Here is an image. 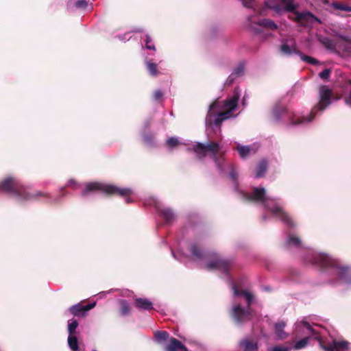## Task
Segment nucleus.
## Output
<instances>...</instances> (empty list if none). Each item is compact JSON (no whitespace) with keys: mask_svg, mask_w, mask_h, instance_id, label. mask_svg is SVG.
<instances>
[{"mask_svg":"<svg viewBox=\"0 0 351 351\" xmlns=\"http://www.w3.org/2000/svg\"><path fill=\"white\" fill-rule=\"evenodd\" d=\"M165 351H189L187 348L182 343L181 341H180L178 339H176L175 337H171L168 343L165 347Z\"/></svg>","mask_w":351,"mask_h":351,"instance_id":"9b49d317","label":"nucleus"},{"mask_svg":"<svg viewBox=\"0 0 351 351\" xmlns=\"http://www.w3.org/2000/svg\"><path fill=\"white\" fill-rule=\"evenodd\" d=\"M180 142L176 137H171L167 140L166 144L170 148H173L179 145Z\"/></svg>","mask_w":351,"mask_h":351,"instance_id":"f704fd0d","label":"nucleus"},{"mask_svg":"<svg viewBox=\"0 0 351 351\" xmlns=\"http://www.w3.org/2000/svg\"><path fill=\"white\" fill-rule=\"evenodd\" d=\"M321 348L325 351H335L333 341L331 343H324V342H319Z\"/></svg>","mask_w":351,"mask_h":351,"instance_id":"c9c22d12","label":"nucleus"},{"mask_svg":"<svg viewBox=\"0 0 351 351\" xmlns=\"http://www.w3.org/2000/svg\"><path fill=\"white\" fill-rule=\"evenodd\" d=\"M256 24L259 26H262L271 30H276L278 29V25L274 23V21L269 19H263L259 20Z\"/></svg>","mask_w":351,"mask_h":351,"instance_id":"6ab92c4d","label":"nucleus"},{"mask_svg":"<svg viewBox=\"0 0 351 351\" xmlns=\"http://www.w3.org/2000/svg\"><path fill=\"white\" fill-rule=\"evenodd\" d=\"M147 69L152 76H157L159 72L157 69V64L152 61L146 62Z\"/></svg>","mask_w":351,"mask_h":351,"instance_id":"cd10ccee","label":"nucleus"},{"mask_svg":"<svg viewBox=\"0 0 351 351\" xmlns=\"http://www.w3.org/2000/svg\"><path fill=\"white\" fill-rule=\"evenodd\" d=\"M231 317L237 325H240L250 319V312L237 304L232 307Z\"/></svg>","mask_w":351,"mask_h":351,"instance_id":"1a4fd4ad","label":"nucleus"},{"mask_svg":"<svg viewBox=\"0 0 351 351\" xmlns=\"http://www.w3.org/2000/svg\"><path fill=\"white\" fill-rule=\"evenodd\" d=\"M95 305V303L89 304L86 306H83L80 303L73 305L69 308L70 313L74 316L84 317L86 313L92 309Z\"/></svg>","mask_w":351,"mask_h":351,"instance_id":"9d476101","label":"nucleus"},{"mask_svg":"<svg viewBox=\"0 0 351 351\" xmlns=\"http://www.w3.org/2000/svg\"><path fill=\"white\" fill-rule=\"evenodd\" d=\"M232 289L233 290L234 296H245L247 293V291L245 290H239L236 285L233 282H232Z\"/></svg>","mask_w":351,"mask_h":351,"instance_id":"4c0bfd02","label":"nucleus"},{"mask_svg":"<svg viewBox=\"0 0 351 351\" xmlns=\"http://www.w3.org/2000/svg\"><path fill=\"white\" fill-rule=\"evenodd\" d=\"M78 325H79L78 322L76 319H72L69 320V322H68L69 335H75Z\"/></svg>","mask_w":351,"mask_h":351,"instance_id":"c756f323","label":"nucleus"},{"mask_svg":"<svg viewBox=\"0 0 351 351\" xmlns=\"http://www.w3.org/2000/svg\"><path fill=\"white\" fill-rule=\"evenodd\" d=\"M228 167L230 169V178L235 182H237V173L235 171V169H234V167L231 165V164H229L228 165Z\"/></svg>","mask_w":351,"mask_h":351,"instance_id":"a19ab883","label":"nucleus"},{"mask_svg":"<svg viewBox=\"0 0 351 351\" xmlns=\"http://www.w3.org/2000/svg\"><path fill=\"white\" fill-rule=\"evenodd\" d=\"M309 337L303 338L295 343L293 348L295 350H300L305 348L308 343Z\"/></svg>","mask_w":351,"mask_h":351,"instance_id":"473e14b6","label":"nucleus"},{"mask_svg":"<svg viewBox=\"0 0 351 351\" xmlns=\"http://www.w3.org/2000/svg\"><path fill=\"white\" fill-rule=\"evenodd\" d=\"M160 215L164 218L167 223H171L175 217V215L170 208H161L158 210Z\"/></svg>","mask_w":351,"mask_h":351,"instance_id":"a211bd4d","label":"nucleus"},{"mask_svg":"<svg viewBox=\"0 0 351 351\" xmlns=\"http://www.w3.org/2000/svg\"><path fill=\"white\" fill-rule=\"evenodd\" d=\"M154 337L158 343H161L162 342L169 340L171 337L168 332L165 330L156 331L154 333Z\"/></svg>","mask_w":351,"mask_h":351,"instance_id":"5701e85b","label":"nucleus"},{"mask_svg":"<svg viewBox=\"0 0 351 351\" xmlns=\"http://www.w3.org/2000/svg\"><path fill=\"white\" fill-rule=\"evenodd\" d=\"M331 8H333L335 10L351 12V6L343 2L334 1L331 4Z\"/></svg>","mask_w":351,"mask_h":351,"instance_id":"412c9836","label":"nucleus"},{"mask_svg":"<svg viewBox=\"0 0 351 351\" xmlns=\"http://www.w3.org/2000/svg\"><path fill=\"white\" fill-rule=\"evenodd\" d=\"M190 251L196 259L201 260L204 258V253L200 246L197 243L191 245Z\"/></svg>","mask_w":351,"mask_h":351,"instance_id":"aec40b11","label":"nucleus"},{"mask_svg":"<svg viewBox=\"0 0 351 351\" xmlns=\"http://www.w3.org/2000/svg\"><path fill=\"white\" fill-rule=\"evenodd\" d=\"M153 140V136L152 135H146L144 136V141L147 143H151Z\"/></svg>","mask_w":351,"mask_h":351,"instance_id":"864d4df0","label":"nucleus"},{"mask_svg":"<svg viewBox=\"0 0 351 351\" xmlns=\"http://www.w3.org/2000/svg\"><path fill=\"white\" fill-rule=\"evenodd\" d=\"M145 47L149 50L156 51L154 45L152 43V38L149 35H145Z\"/></svg>","mask_w":351,"mask_h":351,"instance_id":"e433bc0d","label":"nucleus"},{"mask_svg":"<svg viewBox=\"0 0 351 351\" xmlns=\"http://www.w3.org/2000/svg\"><path fill=\"white\" fill-rule=\"evenodd\" d=\"M244 297L247 300V306L250 307L252 302L253 295L250 293L247 292V293Z\"/></svg>","mask_w":351,"mask_h":351,"instance_id":"09e8293b","label":"nucleus"},{"mask_svg":"<svg viewBox=\"0 0 351 351\" xmlns=\"http://www.w3.org/2000/svg\"><path fill=\"white\" fill-rule=\"evenodd\" d=\"M238 345L242 351H257L258 349L257 342L250 338L241 339Z\"/></svg>","mask_w":351,"mask_h":351,"instance_id":"f8f14e48","label":"nucleus"},{"mask_svg":"<svg viewBox=\"0 0 351 351\" xmlns=\"http://www.w3.org/2000/svg\"><path fill=\"white\" fill-rule=\"evenodd\" d=\"M299 56L303 61H304L310 64H312V65H316L319 62L317 59H315L313 57L306 56V55H304L302 52H301V55H300Z\"/></svg>","mask_w":351,"mask_h":351,"instance_id":"72a5a7b5","label":"nucleus"},{"mask_svg":"<svg viewBox=\"0 0 351 351\" xmlns=\"http://www.w3.org/2000/svg\"><path fill=\"white\" fill-rule=\"evenodd\" d=\"M192 150L197 154V158L200 160H202L208 154H210L218 169L221 172L224 171L223 153L220 152V146L218 143L215 141L209 142L206 144L197 143L193 146Z\"/></svg>","mask_w":351,"mask_h":351,"instance_id":"20e7f679","label":"nucleus"},{"mask_svg":"<svg viewBox=\"0 0 351 351\" xmlns=\"http://www.w3.org/2000/svg\"><path fill=\"white\" fill-rule=\"evenodd\" d=\"M315 264L322 268H333L337 270L339 278L345 283L351 284V271L348 266L340 265L338 261L324 253L317 254L313 257Z\"/></svg>","mask_w":351,"mask_h":351,"instance_id":"423d86ee","label":"nucleus"},{"mask_svg":"<svg viewBox=\"0 0 351 351\" xmlns=\"http://www.w3.org/2000/svg\"><path fill=\"white\" fill-rule=\"evenodd\" d=\"M285 326V322H278L275 324V334L278 339H285L288 337V334L284 330Z\"/></svg>","mask_w":351,"mask_h":351,"instance_id":"2eb2a0df","label":"nucleus"},{"mask_svg":"<svg viewBox=\"0 0 351 351\" xmlns=\"http://www.w3.org/2000/svg\"><path fill=\"white\" fill-rule=\"evenodd\" d=\"M332 341L335 351H345L348 349L349 343L347 341H337L336 339H333Z\"/></svg>","mask_w":351,"mask_h":351,"instance_id":"393cba45","label":"nucleus"},{"mask_svg":"<svg viewBox=\"0 0 351 351\" xmlns=\"http://www.w3.org/2000/svg\"><path fill=\"white\" fill-rule=\"evenodd\" d=\"M304 326L309 330H313L312 327L309 325L308 322H304Z\"/></svg>","mask_w":351,"mask_h":351,"instance_id":"6e6d98bb","label":"nucleus"},{"mask_svg":"<svg viewBox=\"0 0 351 351\" xmlns=\"http://www.w3.org/2000/svg\"><path fill=\"white\" fill-rule=\"evenodd\" d=\"M93 191H101L108 195H119L125 198L126 204L132 202L131 195L133 193L132 190L129 188H119L114 185L100 182H90L82 191V195L86 196Z\"/></svg>","mask_w":351,"mask_h":351,"instance_id":"39448f33","label":"nucleus"},{"mask_svg":"<svg viewBox=\"0 0 351 351\" xmlns=\"http://www.w3.org/2000/svg\"><path fill=\"white\" fill-rule=\"evenodd\" d=\"M266 5L269 8H270L271 10L275 11L278 14H280L283 10L287 11L285 9V5L283 7L282 5H271L268 4L267 3H266Z\"/></svg>","mask_w":351,"mask_h":351,"instance_id":"58836bf2","label":"nucleus"},{"mask_svg":"<svg viewBox=\"0 0 351 351\" xmlns=\"http://www.w3.org/2000/svg\"><path fill=\"white\" fill-rule=\"evenodd\" d=\"M287 246H293L295 247H300L302 245L301 239L293 234H289L286 244Z\"/></svg>","mask_w":351,"mask_h":351,"instance_id":"4be33fe9","label":"nucleus"},{"mask_svg":"<svg viewBox=\"0 0 351 351\" xmlns=\"http://www.w3.org/2000/svg\"><path fill=\"white\" fill-rule=\"evenodd\" d=\"M250 200L261 202L265 208L271 211L274 215L278 217L284 223L289 227H294L295 223L287 213L277 204L271 206L269 199L265 197L264 188L254 187L253 192L249 198Z\"/></svg>","mask_w":351,"mask_h":351,"instance_id":"7ed1b4c3","label":"nucleus"},{"mask_svg":"<svg viewBox=\"0 0 351 351\" xmlns=\"http://www.w3.org/2000/svg\"><path fill=\"white\" fill-rule=\"evenodd\" d=\"M330 70L326 69L319 73V76L323 80H327L330 77Z\"/></svg>","mask_w":351,"mask_h":351,"instance_id":"37998d69","label":"nucleus"},{"mask_svg":"<svg viewBox=\"0 0 351 351\" xmlns=\"http://www.w3.org/2000/svg\"><path fill=\"white\" fill-rule=\"evenodd\" d=\"M163 97V93L160 90H156L153 93V97L155 100L158 101Z\"/></svg>","mask_w":351,"mask_h":351,"instance_id":"a18cd8bd","label":"nucleus"},{"mask_svg":"<svg viewBox=\"0 0 351 351\" xmlns=\"http://www.w3.org/2000/svg\"><path fill=\"white\" fill-rule=\"evenodd\" d=\"M239 99V94L234 92L231 98L226 99L223 101V109L229 110L231 111L234 110L238 105V101Z\"/></svg>","mask_w":351,"mask_h":351,"instance_id":"ddd939ff","label":"nucleus"},{"mask_svg":"<svg viewBox=\"0 0 351 351\" xmlns=\"http://www.w3.org/2000/svg\"><path fill=\"white\" fill-rule=\"evenodd\" d=\"M297 8L294 11H289V12H293L295 14V18L293 19L289 17V19L294 20L296 23L300 24L301 26L306 27L308 24L313 23L315 21H319V20L314 16L310 12H300L296 10Z\"/></svg>","mask_w":351,"mask_h":351,"instance_id":"6e6552de","label":"nucleus"},{"mask_svg":"<svg viewBox=\"0 0 351 351\" xmlns=\"http://www.w3.org/2000/svg\"><path fill=\"white\" fill-rule=\"evenodd\" d=\"M88 5V1L86 0H78L75 2V6L77 8L85 9Z\"/></svg>","mask_w":351,"mask_h":351,"instance_id":"79ce46f5","label":"nucleus"},{"mask_svg":"<svg viewBox=\"0 0 351 351\" xmlns=\"http://www.w3.org/2000/svg\"><path fill=\"white\" fill-rule=\"evenodd\" d=\"M219 107V104L217 101H215L210 106V109H209V112L208 113V117H211V114H212V111L215 109V108H217Z\"/></svg>","mask_w":351,"mask_h":351,"instance_id":"de8ad7c7","label":"nucleus"},{"mask_svg":"<svg viewBox=\"0 0 351 351\" xmlns=\"http://www.w3.org/2000/svg\"><path fill=\"white\" fill-rule=\"evenodd\" d=\"M338 37L343 40V41H346V43H351V38H350L348 36H343V35H338Z\"/></svg>","mask_w":351,"mask_h":351,"instance_id":"3c124183","label":"nucleus"},{"mask_svg":"<svg viewBox=\"0 0 351 351\" xmlns=\"http://www.w3.org/2000/svg\"><path fill=\"white\" fill-rule=\"evenodd\" d=\"M0 190L11 193L23 200L37 199L39 197H48L47 193L41 191L32 194L28 193L27 189L13 177L6 178L1 181L0 182Z\"/></svg>","mask_w":351,"mask_h":351,"instance_id":"f03ea898","label":"nucleus"},{"mask_svg":"<svg viewBox=\"0 0 351 351\" xmlns=\"http://www.w3.org/2000/svg\"><path fill=\"white\" fill-rule=\"evenodd\" d=\"M232 262L230 260L224 259L217 256L215 260L206 264L208 270L218 269L225 274H228L231 268Z\"/></svg>","mask_w":351,"mask_h":351,"instance_id":"0eeeda50","label":"nucleus"},{"mask_svg":"<svg viewBox=\"0 0 351 351\" xmlns=\"http://www.w3.org/2000/svg\"><path fill=\"white\" fill-rule=\"evenodd\" d=\"M236 149L238 151L239 156L242 158L247 157L250 153L251 147L250 146L237 145Z\"/></svg>","mask_w":351,"mask_h":351,"instance_id":"bb28decb","label":"nucleus"},{"mask_svg":"<svg viewBox=\"0 0 351 351\" xmlns=\"http://www.w3.org/2000/svg\"><path fill=\"white\" fill-rule=\"evenodd\" d=\"M121 308H120V313L122 316L128 315L130 313V306L128 304V302L123 300L121 301Z\"/></svg>","mask_w":351,"mask_h":351,"instance_id":"c85d7f7f","label":"nucleus"},{"mask_svg":"<svg viewBox=\"0 0 351 351\" xmlns=\"http://www.w3.org/2000/svg\"><path fill=\"white\" fill-rule=\"evenodd\" d=\"M332 90L327 86H321L319 88V101L311 109L310 114L307 117H295L291 116L289 117L290 124L297 125L301 123L311 122L315 117L317 111L325 110L331 104V97Z\"/></svg>","mask_w":351,"mask_h":351,"instance_id":"f257e3e1","label":"nucleus"},{"mask_svg":"<svg viewBox=\"0 0 351 351\" xmlns=\"http://www.w3.org/2000/svg\"><path fill=\"white\" fill-rule=\"evenodd\" d=\"M263 220H266L267 219V217L266 216H263Z\"/></svg>","mask_w":351,"mask_h":351,"instance_id":"13d9d810","label":"nucleus"},{"mask_svg":"<svg viewBox=\"0 0 351 351\" xmlns=\"http://www.w3.org/2000/svg\"><path fill=\"white\" fill-rule=\"evenodd\" d=\"M319 41L322 43L327 49H332L334 47L332 41L328 38H319Z\"/></svg>","mask_w":351,"mask_h":351,"instance_id":"ea45409f","label":"nucleus"},{"mask_svg":"<svg viewBox=\"0 0 351 351\" xmlns=\"http://www.w3.org/2000/svg\"><path fill=\"white\" fill-rule=\"evenodd\" d=\"M242 3L244 7H246V8L252 7V0H242Z\"/></svg>","mask_w":351,"mask_h":351,"instance_id":"8fccbe9b","label":"nucleus"},{"mask_svg":"<svg viewBox=\"0 0 351 351\" xmlns=\"http://www.w3.org/2000/svg\"><path fill=\"white\" fill-rule=\"evenodd\" d=\"M68 344L72 351H79L78 341L75 335H69Z\"/></svg>","mask_w":351,"mask_h":351,"instance_id":"a878e982","label":"nucleus"},{"mask_svg":"<svg viewBox=\"0 0 351 351\" xmlns=\"http://www.w3.org/2000/svg\"><path fill=\"white\" fill-rule=\"evenodd\" d=\"M291 348L285 347V346H274L269 350V351H289Z\"/></svg>","mask_w":351,"mask_h":351,"instance_id":"49530a36","label":"nucleus"},{"mask_svg":"<svg viewBox=\"0 0 351 351\" xmlns=\"http://www.w3.org/2000/svg\"><path fill=\"white\" fill-rule=\"evenodd\" d=\"M282 5H285V9L287 11H294L298 8V5L293 3V0H280Z\"/></svg>","mask_w":351,"mask_h":351,"instance_id":"7c9ffc66","label":"nucleus"},{"mask_svg":"<svg viewBox=\"0 0 351 351\" xmlns=\"http://www.w3.org/2000/svg\"><path fill=\"white\" fill-rule=\"evenodd\" d=\"M243 71H244V66L243 64H241L234 69L233 74L235 75L239 76L243 73Z\"/></svg>","mask_w":351,"mask_h":351,"instance_id":"c03bdc74","label":"nucleus"},{"mask_svg":"<svg viewBox=\"0 0 351 351\" xmlns=\"http://www.w3.org/2000/svg\"><path fill=\"white\" fill-rule=\"evenodd\" d=\"M232 112V111L231 110L224 109L223 111L217 113V117L214 121L215 125L220 127L221 123L223 121L229 119L231 117Z\"/></svg>","mask_w":351,"mask_h":351,"instance_id":"f3484780","label":"nucleus"},{"mask_svg":"<svg viewBox=\"0 0 351 351\" xmlns=\"http://www.w3.org/2000/svg\"><path fill=\"white\" fill-rule=\"evenodd\" d=\"M346 104L351 106V91L348 97L345 98Z\"/></svg>","mask_w":351,"mask_h":351,"instance_id":"603ef678","label":"nucleus"},{"mask_svg":"<svg viewBox=\"0 0 351 351\" xmlns=\"http://www.w3.org/2000/svg\"><path fill=\"white\" fill-rule=\"evenodd\" d=\"M234 75V74L232 73V74L231 75H230V76L228 77V83H229V84H231V83L233 82V80H234V77H232V75Z\"/></svg>","mask_w":351,"mask_h":351,"instance_id":"5fc2aeb1","label":"nucleus"},{"mask_svg":"<svg viewBox=\"0 0 351 351\" xmlns=\"http://www.w3.org/2000/svg\"><path fill=\"white\" fill-rule=\"evenodd\" d=\"M280 51L282 53L286 56H291L293 53L298 56L301 55V51L296 47L295 45L290 47L286 43H283L280 46Z\"/></svg>","mask_w":351,"mask_h":351,"instance_id":"dca6fc26","label":"nucleus"},{"mask_svg":"<svg viewBox=\"0 0 351 351\" xmlns=\"http://www.w3.org/2000/svg\"><path fill=\"white\" fill-rule=\"evenodd\" d=\"M267 170V162L265 160H261L257 165L256 174L257 178H261Z\"/></svg>","mask_w":351,"mask_h":351,"instance_id":"b1692460","label":"nucleus"},{"mask_svg":"<svg viewBox=\"0 0 351 351\" xmlns=\"http://www.w3.org/2000/svg\"><path fill=\"white\" fill-rule=\"evenodd\" d=\"M74 182H75L73 180H70L69 181V184L71 185V184H74Z\"/></svg>","mask_w":351,"mask_h":351,"instance_id":"4d7b16f0","label":"nucleus"},{"mask_svg":"<svg viewBox=\"0 0 351 351\" xmlns=\"http://www.w3.org/2000/svg\"><path fill=\"white\" fill-rule=\"evenodd\" d=\"M287 113L286 108L283 106L276 107L274 110V117L276 120H279L280 117Z\"/></svg>","mask_w":351,"mask_h":351,"instance_id":"2f4dec72","label":"nucleus"},{"mask_svg":"<svg viewBox=\"0 0 351 351\" xmlns=\"http://www.w3.org/2000/svg\"><path fill=\"white\" fill-rule=\"evenodd\" d=\"M134 304L139 310L149 311L153 309V303L147 298H136Z\"/></svg>","mask_w":351,"mask_h":351,"instance_id":"4468645a","label":"nucleus"}]
</instances>
